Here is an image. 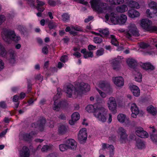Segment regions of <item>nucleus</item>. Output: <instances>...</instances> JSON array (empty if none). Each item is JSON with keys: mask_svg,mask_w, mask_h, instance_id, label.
Returning <instances> with one entry per match:
<instances>
[{"mask_svg": "<svg viewBox=\"0 0 157 157\" xmlns=\"http://www.w3.org/2000/svg\"><path fill=\"white\" fill-rule=\"evenodd\" d=\"M46 121L44 119H43L40 121L38 122L39 125L38 124L33 123L32 124V126L33 128H38L40 130L42 131L44 127V124L45 123Z\"/></svg>", "mask_w": 157, "mask_h": 157, "instance_id": "obj_19", "label": "nucleus"}, {"mask_svg": "<svg viewBox=\"0 0 157 157\" xmlns=\"http://www.w3.org/2000/svg\"><path fill=\"white\" fill-rule=\"evenodd\" d=\"M60 93H57V94L53 98L54 104L53 106V109L56 110H58L61 106V102L58 100L60 97Z\"/></svg>", "mask_w": 157, "mask_h": 157, "instance_id": "obj_12", "label": "nucleus"}, {"mask_svg": "<svg viewBox=\"0 0 157 157\" xmlns=\"http://www.w3.org/2000/svg\"><path fill=\"white\" fill-rule=\"evenodd\" d=\"M151 22L147 19H143L141 21L140 25L144 29L152 32L157 31V26H151Z\"/></svg>", "mask_w": 157, "mask_h": 157, "instance_id": "obj_6", "label": "nucleus"}, {"mask_svg": "<svg viewBox=\"0 0 157 157\" xmlns=\"http://www.w3.org/2000/svg\"><path fill=\"white\" fill-rule=\"evenodd\" d=\"M87 135L86 129L85 128L81 129L78 135V139L80 141H84L86 140Z\"/></svg>", "mask_w": 157, "mask_h": 157, "instance_id": "obj_13", "label": "nucleus"}, {"mask_svg": "<svg viewBox=\"0 0 157 157\" xmlns=\"http://www.w3.org/2000/svg\"><path fill=\"white\" fill-rule=\"evenodd\" d=\"M93 41L96 44H100L102 42L103 40L101 38L96 37L94 38Z\"/></svg>", "mask_w": 157, "mask_h": 157, "instance_id": "obj_45", "label": "nucleus"}, {"mask_svg": "<svg viewBox=\"0 0 157 157\" xmlns=\"http://www.w3.org/2000/svg\"><path fill=\"white\" fill-rule=\"evenodd\" d=\"M48 49L47 47H44L42 48V52L44 54H46L48 52Z\"/></svg>", "mask_w": 157, "mask_h": 157, "instance_id": "obj_61", "label": "nucleus"}, {"mask_svg": "<svg viewBox=\"0 0 157 157\" xmlns=\"http://www.w3.org/2000/svg\"><path fill=\"white\" fill-rule=\"evenodd\" d=\"M127 17L124 14H121L118 17V24L120 25H124L127 20Z\"/></svg>", "mask_w": 157, "mask_h": 157, "instance_id": "obj_27", "label": "nucleus"}, {"mask_svg": "<svg viewBox=\"0 0 157 157\" xmlns=\"http://www.w3.org/2000/svg\"><path fill=\"white\" fill-rule=\"evenodd\" d=\"M59 149L62 151H65L68 149L66 143L65 144L60 145L59 146Z\"/></svg>", "mask_w": 157, "mask_h": 157, "instance_id": "obj_43", "label": "nucleus"}, {"mask_svg": "<svg viewBox=\"0 0 157 157\" xmlns=\"http://www.w3.org/2000/svg\"><path fill=\"white\" fill-rule=\"evenodd\" d=\"M66 143L68 149L75 150L76 149L77 143L74 139H68L66 141Z\"/></svg>", "mask_w": 157, "mask_h": 157, "instance_id": "obj_17", "label": "nucleus"}, {"mask_svg": "<svg viewBox=\"0 0 157 157\" xmlns=\"http://www.w3.org/2000/svg\"><path fill=\"white\" fill-rule=\"evenodd\" d=\"M150 138L152 141L157 142V135L154 134H151L150 136Z\"/></svg>", "mask_w": 157, "mask_h": 157, "instance_id": "obj_53", "label": "nucleus"}, {"mask_svg": "<svg viewBox=\"0 0 157 157\" xmlns=\"http://www.w3.org/2000/svg\"><path fill=\"white\" fill-rule=\"evenodd\" d=\"M98 31L104 37H107L109 34V31L108 29H98Z\"/></svg>", "mask_w": 157, "mask_h": 157, "instance_id": "obj_33", "label": "nucleus"}, {"mask_svg": "<svg viewBox=\"0 0 157 157\" xmlns=\"http://www.w3.org/2000/svg\"><path fill=\"white\" fill-rule=\"evenodd\" d=\"M93 56V53L91 51L87 52H86V53L85 54V56H84V57L85 58H87L89 57H92Z\"/></svg>", "mask_w": 157, "mask_h": 157, "instance_id": "obj_47", "label": "nucleus"}, {"mask_svg": "<svg viewBox=\"0 0 157 157\" xmlns=\"http://www.w3.org/2000/svg\"><path fill=\"white\" fill-rule=\"evenodd\" d=\"M106 148L109 150V157H113L114 154V148L112 145H109L105 143L102 144V149L105 150Z\"/></svg>", "mask_w": 157, "mask_h": 157, "instance_id": "obj_18", "label": "nucleus"}, {"mask_svg": "<svg viewBox=\"0 0 157 157\" xmlns=\"http://www.w3.org/2000/svg\"><path fill=\"white\" fill-rule=\"evenodd\" d=\"M131 110L132 112L131 116L134 118H136L137 115L139 113V110L136 105L135 103H132L131 104Z\"/></svg>", "mask_w": 157, "mask_h": 157, "instance_id": "obj_15", "label": "nucleus"}, {"mask_svg": "<svg viewBox=\"0 0 157 157\" xmlns=\"http://www.w3.org/2000/svg\"><path fill=\"white\" fill-rule=\"evenodd\" d=\"M140 34L135 25L130 24L128 26V29L126 33V36L128 38H130L132 36H138Z\"/></svg>", "mask_w": 157, "mask_h": 157, "instance_id": "obj_5", "label": "nucleus"}, {"mask_svg": "<svg viewBox=\"0 0 157 157\" xmlns=\"http://www.w3.org/2000/svg\"><path fill=\"white\" fill-rule=\"evenodd\" d=\"M62 20L64 22H67L69 20L70 15L67 13H65L62 15Z\"/></svg>", "mask_w": 157, "mask_h": 157, "instance_id": "obj_41", "label": "nucleus"}, {"mask_svg": "<svg viewBox=\"0 0 157 157\" xmlns=\"http://www.w3.org/2000/svg\"><path fill=\"white\" fill-rule=\"evenodd\" d=\"M126 63L128 66L131 67H133L137 63V61L132 58H129L127 59Z\"/></svg>", "mask_w": 157, "mask_h": 157, "instance_id": "obj_28", "label": "nucleus"}, {"mask_svg": "<svg viewBox=\"0 0 157 157\" xmlns=\"http://www.w3.org/2000/svg\"><path fill=\"white\" fill-rule=\"evenodd\" d=\"M90 90V86L87 84L81 83L78 86L75 88L71 84L68 85L65 90L69 97L76 98L81 96L84 91H87Z\"/></svg>", "mask_w": 157, "mask_h": 157, "instance_id": "obj_1", "label": "nucleus"}, {"mask_svg": "<svg viewBox=\"0 0 157 157\" xmlns=\"http://www.w3.org/2000/svg\"><path fill=\"white\" fill-rule=\"evenodd\" d=\"M71 28L72 30H74L76 31H82V29L78 27V26H71Z\"/></svg>", "mask_w": 157, "mask_h": 157, "instance_id": "obj_56", "label": "nucleus"}, {"mask_svg": "<svg viewBox=\"0 0 157 157\" xmlns=\"http://www.w3.org/2000/svg\"><path fill=\"white\" fill-rule=\"evenodd\" d=\"M109 140L110 141H114L116 139V136L115 135H111L109 137Z\"/></svg>", "mask_w": 157, "mask_h": 157, "instance_id": "obj_60", "label": "nucleus"}, {"mask_svg": "<svg viewBox=\"0 0 157 157\" xmlns=\"http://www.w3.org/2000/svg\"><path fill=\"white\" fill-rule=\"evenodd\" d=\"M109 38L111 39V42L112 44L115 46L118 45V42L114 35H111L109 36Z\"/></svg>", "mask_w": 157, "mask_h": 157, "instance_id": "obj_38", "label": "nucleus"}, {"mask_svg": "<svg viewBox=\"0 0 157 157\" xmlns=\"http://www.w3.org/2000/svg\"><path fill=\"white\" fill-rule=\"evenodd\" d=\"M6 53L4 47L1 44H0V56H4Z\"/></svg>", "mask_w": 157, "mask_h": 157, "instance_id": "obj_42", "label": "nucleus"}, {"mask_svg": "<svg viewBox=\"0 0 157 157\" xmlns=\"http://www.w3.org/2000/svg\"><path fill=\"white\" fill-rule=\"evenodd\" d=\"M149 46V45L145 43H141L140 44V46L141 48L145 49L147 48Z\"/></svg>", "mask_w": 157, "mask_h": 157, "instance_id": "obj_52", "label": "nucleus"}, {"mask_svg": "<svg viewBox=\"0 0 157 157\" xmlns=\"http://www.w3.org/2000/svg\"><path fill=\"white\" fill-rule=\"evenodd\" d=\"M147 112L153 115H156L157 113V109L153 106L150 105L147 108Z\"/></svg>", "mask_w": 157, "mask_h": 157, "instance_id": "obj_32", "label": "nucleus"}, {"mask_svg": "<svg viewBox=\"0 0 157 157\" xmlns=\"http://www.w3.org/2000/svg\"><path fill=\"white\" fill-rule=\"evenodd\" d=\"M128 15L129 17L132 18L137 17L140 15L138 12L133 9L129 10L128 12Z\"/></svg>", "mask_w": 157, "mask_h": 157, "instance_id": "obj_24", "label": "nucleus"}, {"mask_svg": "<svg viewBox=\"0 0 157 157\" xmlns=\"http://www.w3.org/2000/svg\"><path fill=\"white\" fill-rule=\"evenodd\" d=\"M149 6L153 10V13L150 12V10L147 9L146 11V13L148 17L151 18L153 17V14H155L157 12V4L154 1H151L149 3Z\"/></svg>", "mask_w": 157, "mask_h": 157, "instance_id": "obj_10", "label": "nucleus"}, {"mask_svg": "<svg viewBox=\"0 0 157 157\" xmlns=\"http://www.w3.org/2000/svg\"><path fill=\"white\" fill-rule=\"evenodd\" d=\"M36 2L37 3L36 7L37 10L41 12H43L44 10V8L42 6L45 4V3L39 0H36Z\"/></svg>", "mask_w": 157, "mask_h": 157, "instance_id": "obj_30", "label": "nucleus"}, {"mask_svg": "<svg viewBox=\"0 0 157 157\" xmlns=\"http://www.w3.org/2000/svg\"><path fill=\"white\" fill-rule=\"evenodd\" d=\"M113 81L115 85L118 87L122 86L124 85V79L121 76H118L113 78Z\"/></svg>", "mask_w": 157, "mask_h": 157, "instance_id": "obj_14", "label": "nucleus"}, {"mask_svg": "<svg viewBox=\"0 0 157 157\" xmlns=\"http://www.w3.org/2000/svg\"><path fill=\"white\" fill-rule=\"evenodd\" d=\"M97 90L99 93L100 96L102 98H105L106 96V94L105 92H102L98 88L97 89Z\"/></svg>", "mask_w": 157, "mask_h": 157, "instance_id": "obj_49", "label": "nucleus"}, {"mask_svg": "<svg viewBox=\"0 0 157 157\" xmlns=\"http://www.w3.org/2000/svg\"><path fill=\"white\" fill-rule=\"evenodd\" d=\"M52 147L51 145H44L42 148L41 151H45L50 149Z\"/></svg>", "mask_w": 157, "mask_h": 157, "instance_id": "obj_48", "label": "nucleus"}, {"mask_svg": "<svg viewBox=\"0 0 157 157\" xmlns=\"http://www.w3.org/2000/svg\"><path fill=\"white\" fill-rule=\"evenodd\" d=\"M67 60V56H62L60 59V61L63 63H65Z\"/></svg>", "mask_w": 157, "mask_h": 157, "instance_id": "obj_55", "label": "nucleus"}, {"mask_svg": "<svg viewBox=\"0 0 157 157\" xmlns=\"http://www.w3.org/2000/svg\"><path fill=\"white\" fill-rule=\"evenodd\" d=\"M17 29L22 33H24V32L26 31L25 28L23 25H19Z\"/></svg>", "mask_w": 157, "mask_h": 157, "instance_id": "obj_51", "label": "nucleus"}, {"mask_svg": "<svg viewBox=\"0 0 157 157\" xmlns=\"http://www.w3.org/2000/svg\"><path fill=\"white\" fill-rule=\"evenodd\" d=\"M21 157H29V148L25 146L23 147L22 149L20 151Z\"/></svg>", "mask_w": 157, "mask_h": 157, "instance_id": "obj_22", "label": "nucleus"}, {"mask_svg": "<svg viewBox=\"0 0 157 157\" xmlns=\"http://www.w3.org/2000/svg\"><path fill=\"white\" fill-rule=\"evenodd\" d=\"M110 20L111 22L113 24H118V17H117V14L114 13H111Z\"/></svg>", "mask_w": 157, "mask_h": 157, "instance_id": "obj_25", "label": "nucleus"}, {"mask_svg": "<svg viewBox=\"0 0 157 157\" xmlns=\"http://www.w3.org/2000/svg\"><path fill=\"white\" fill-rule=\"evenodd\" d=\"M136 146L139 149H142L145 147L144 144L142 141H140L137 142Z\"/></svg>", "mask_w": 157, "mask_h": 157, "instance_id": "obj_44", "label": "nucleus"}, {"mask_svg": "<svg viewBox=\"0 0 157 157\" xmlns=\"http://www.w3.org/2000/svg\"><path fill=\"white\" fill-rule=\"evenodd\" d=\"M48 26L50 29H52L56 28V27L57 24L55 22H50L48 24Z\"/></svg>", "mask_w": 157, "mask_h": 157, "instance_id": "obj_46", "label": "nucleus"}, {"mask_svg": "<svg viewBox=\"0 0 157 157\" xmlns=\"http://www.w3.org/2000/svg\"><path fill=\"white\" fill-rule=\"evenodd\" d=\"M37 134V132L35 131H32L29 134H25L24 135V139L25 140H28L29 139L32 138L34 136Z\"/></svg>", "mask_w": 157, "mask_h": 157, "instance_id": "obj_31", "label": "nucleus"}, {"mask_svg": "<svg viewBox=\"0 0 157 157\" xmlns=\"http://www.w3.org/2000/svg\"><path fill=\"white\" fill-rule=\"evenodd\" d=\"M151 43L155 45L157 48V39H152L151 41Z\"/></svg>", "mask_w": 157, "mask_h": 157, "instance_id": "obj_64", "label": "nucleus"}, {"mask_svg": "<svg viewBox=\"0 0 157 157\" xmlns=\"http://www.w3.org/2000/svg\"><path fill=\"white\" fill-rule=\"evenodd\" d=\"M117 11L119 13H124L128 10L126 5H122L117 6L116 8Z\"/></svg>", "mask_w": 157, "mask_h": 157, "instance_id": "obj_29", "label": "nucleus"}, {"mask_svg": "<svg viewBox=\"0 0 157 157\" xmlns=\"http://www.w3.org/2000/svg\"><path fill=\"white\" fill-rule=\"evenodd\" d=\"M6 19V17L4 15H0V25L5 21Z\"/></svg>", "mask_w": 157, "mask_h": 157, "instance_id": "obj_54", "label": "nucleus"}, {"mask_svg": "<svg viewBox=\"0 0 157 157\" xmlns=\"http://www.w3.org/2000/svg\"><path fill=\"white\" fill-rule=\"evenodd\" d=\"M100 0H91V7L94 10L99 13H106L109 8L107 4L104 3H100Z\"/></svg>", "mask_w": 157, "mask_h": 157, "instance_id": "obj_4", "label": "nucleus"}, {"mask_svg": "<svg viewBox=\"0 0 157 157\" xmlns=\"http://www.w3.org/2000/svg\"><path fill=\"white\" fill-rule=\"evenodd\" d=\"M117 133L120 136V141L122 143L125 142L128 137L126 130L123 127H120L117 130Z\"/></svg>", "mask_w": 157, "mask_h": 157, "instance_id": "obj_9", "label": "nucleus"}, {"mask_svg": "<svg viewBox=\"0 0 157 157\" xmlns=\"http://www.w3.org/2000/svg\"><path fill=\"white\" fill-rule=\"evenodd\" d=\"M135 75V80L138 82H140L142 81V75L139 72L136 71L134 72Z\"/></svg>", "mask_w": 157, "mask_h": 157, "instance_id": "obj_39", "label": "nucleus"}, {"mask_svg": "<svg viewBox=\"0 0 157 157\" xmlns=\"http://www.w3.org/2000/svg\"><path fill=\"white\" fill-rule=\"evenodd\" d=\"M130 88L134 96L138 97L140 96V90L137 86L132 85L130 86Z\"/></svg>", "mask_w": 157, "mask_h": 157, "instance_id": "obj_20", "label": "nucleus"}, {"mask_svg": "<svg viewBox=\"0 0 157 157\" xmlns=\"http://www.w3.org/2000/svg\"><path fill=\"white\" fill-rule=\"evenodd\" d=\"M80 118V115L77 112L73 113L71 116V119L69 121V124L71 125L74 124L75 122L78 120Z\"/></svg>", "mask_w": 157, "mask_h": 157, "instance_id": "obj_21", "label": "nucleus"}, {"mask_svg": "<svg viewBox=\"0 0 157 157\" xmlns=\"http://www.w3.org/2000/svg\"><path fill=\"white\" fill-rule=\"evenodd\" d=\"M107 105L109 110L113 114L117 113V103L114 98L110 97L107 101Z\"/></svg>", "mask_w": 157, "mask_h": 157, "instance_id": "obj_8", "label": "nucleus"}, {"mask_svg": "<svg viewBox=\"0 0 157 157\" xmlns=\"http://www.w3.org/2000/svg\"><path fill=\"white\" fill-rule=\"evenodd\" d=\"M110 4L113 5H117L122 4L124 0H107Z\"/></svg>", "mask_w": 157, "mask_h": 157, "instance_id": "obj_37", "label": "nucleus"}, {"mask_svg": "<svg viewBox=\"0 0 157 157\" xmlns=\"http://www.w3.org/2000/svg\"><path fill=\"white\" fill-rule=\"evenodd\" d=\"M36 79L39 80L40 82H41L43 80L42 77L40 75H37L36 77Z\"/></svg>", "mask_w": 157, "mask_h": 157, "instance_id": "obj_63", "label": "nucleus"}, {"mask_svg": "<svg viewBox=\"0 0 157 157\" xmlns=\"http://www.w3.org/2000/svg\"><path fill=\"white\" fill-rule=\"evenodd\" d=\"M1 35L3 39L6 42L10 40L17 42L21 39L20 36L16 35L14 30L7 28L2 29Z\"/></svg>", "mask_w": 157, "mask_h": 157, "instance_id": "obj_3", "label": "nucleus"}, {"mask_svg": "<svg viewBox=\"0 0 157 157\" xmlns=\"http://www.w3.org/2000/svg\"><path fill=\"white\" fill-rule=\"evenodd\" d=\"M98 86L104 90H106L109 87V84L106 82L101 81L99 82L98 84Z\"/></svg>", "mask_w": 157, "mask_h": 157, "instance_id": "obj_23", "label": "nucleus"}, {"mask_svg": "<svg viewBox=\"0 0 157 157\" xmlns=\"http://www.w3.org/2000/svg\"><path fill=\"white\" fill-rule=\"evenodd\" d=\"M112 67L113 70H119L121 67L120 62L118 60H114L112 63Z\"/></svg>", "mask_w": 157, "mask_h": 157, "instance_id": "obj_26", "label": "nucleus"}, {"mask_svg": "<svg viewBox=\"0 0 157 157\" xmlns=\"http://www.w3.org/2000/svg\"><path fill=\"white\" fill-rule=\"evenodd\" d=\"M48 3L51 6H54L56 5L55 2L52 0H48Z\"/></svg>", "mask_w": 157, "mask_h": 157, "instance_id": "obj_59", "label": "nucleus"}, {"mask_svg": "<svg viewBox=\"0 0 157 157\" xmlns=\"http://www.w3.org/2000/svg\"><path fill=\"white\" fill-rule=\"evenodd\" d=\"M97 103L92 105H89L86 108V110L89 113H93L95 117L97 119L98 118L100 120L102 121L103 119L99 115L101 114V112L105 111V109L104 107L100 104L101 103L104 102L103 100L101 98L96 97L95 98Z\"/></svg>", "mask_w": 157, "mask_h": 157, "instance_id": "obj_2", "label": "nucleus"}, {"mask_svg": "<svg viewBox=\"0 0 157 157\" xmlns=\"http://www.w3.org/2000/svg\"><path fill=\"white\" fill-rule=\"evenodd\" d=\"M68 128L66 126L62 125L60 126L58 129L59 133L61 134L65 133L67 131Z\"/></svg>", "mask_w": 157, "mask_h": 157, "instance_id": "obj_40", "label": "nucleus"}, {"mask_svg": "<svg viewBox=\"0 0 157 157\" xmlns=\"http://www.w3.org/2000/svg\"><path fill=\"white\" fill-rule=\"evenodd\" d=\"M8 53L9 55L11 58V62L14 61V58L15 55V53L14 50L13 49H10Z\"/></svg>", "mask_w": 157, "mask_h": 157, "instance_id": "obj_35", "label": "nucleus"}, {"mask_svg": "<svg viewBox=\"0 0 157 157\" xmlns=\"http://www.w3.org/2000/svg\"><path fill=\"white\" fill-rule=\"evenodd\" d=\"M136 134L138 136L142 138H146L148 136V133L141 127L137 128L136 131Z\"/></svg>", "mask_w": 157, "mask_h": 157, "instance_id": "obj_16", "label": "nucleus"}, {"mask_svg": "<svg viewBox=\"0 0 157 157\" xmlns=\"http://www.w3.org/2000/svg\"><path fill=\"white\" fill-rule=\"evenodd\" d=\"M142 67L146 70L154 69V67L149 63H143L141 65Z\"/></svg>", "mask_w": 157, "mask_h": 157, "instance_id": "obj_34", "label": "nucleus"}, {"mask_svg": "<svg viewBox=\"0 0 157 157\" xmlns=\"http://www.w3.org/2000/svg\"><path fill=\"white\" fill-rule=\"evenodd\" d=\"M4 67V63L2 60L0 59V71L2 70Z\"/></svg>", "mask_w": 157, "mask_h": 157, "instance_id": "obj_58", "label": "nucleus"}, {"mask_svg": "<svg viewBox=\"0 0 157 157\" xmlns=\"http://www.w3.org/2000/svg\"><path fill=\"white\" fill-rule=\"evenodd\" d=\"M8 129H6V130H5L4 131L2 132L0 134V137H3L6 134V133Z\"/></svg>", "mask_w": 157, "mask_h": 157, "instance_id": "obj_62", "label": "nucleus"}, {"mask_svg": "<svg viewBox=\"0 0 157 157\" xmlns=\"http://www.w3.org/2000/svg\"><path fill=\"white\" fill-rule=\"evenodd\" d=\"M104 53V50L101 48L99 50H98L97 51L96 54L98 56H100L102 55Z\"/></svg>", "mask_w": 157, "mask_h": 157, "instance_id": "obj_50", "label": "nucleus"}, {"mask_svg": "<svg viewBox=\"0 0 157 157\" xmlns=\"http://www.w3.org/2000/svg\"><path fill=\"white\" fill-rule=\"evenodd\" d=\"M104 109H105V111L102 112H100L101 114L99 116L103 118L101 121L98 118H97V119L101 123H105L107 121L109 124H110L112 122V116L111 113H108V111L107 109L104 107Z\"/></svg>", "mask_w": 157, "mask_h": 157, "instance_id": "obj_7", "label": "nucleus"}, {"mask_svg": "<svg viewBox=\"0 0 157 157\" xmlns=\"http://www.w3.org/2000/svg\"><path fill=\"white\" fill-rule=\"evenodd\" d=\"M118 121L121 123H124L126 125H129L130 124L131 121L129 117L122 113L118 114L117 117Z\"/></svg>", "mask_w": 157, "mask_h": 157, "instance_id": "obj_11", "label": "nucleus"}, {"mask_svg": "<svg viewBox=\"0 0 157 157\" xmlns=\"http://www.w3.org/2000/svg\"><path fill=\"white\" fill-rule=\"evenodd\" d=\"M128 4V6L132 8L138 9L140 8L139 4L135 1H131L128 4Z\"/></svg>", "mask_w": 157, "mask_h": 157, "instance_id": "obj_36", "label": "nucleus"}, {"mask_svg": "<svg viewBox=\"0 0 157 157\" xmlns=\"http://www.w3.org/2000/svg\"><path fill=\"white\" fill-rule=\"evenodd\" d=\"M88 48L89 50V51L94 50L96 49V47L95 46L91 44L89 45L88 46Z\"/></svg>", "mask_w": 157, "mask_h": 157, "instance_id": "obj_57", "label": "nucleus"}]
</instances>
